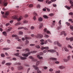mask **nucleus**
I'll return each instance as SVG.
<instances>
[{
    "label": "nucleus",
    "mask_w": 73,
    "mask_h": 73,
    "mask_svg": "<svg viewBox=\"0 0 73 73\" xmlns=\"http://www.w3.org/2000/svg\"><path fill=\"white\" fill-rule=\"evenodd\" d=\"M5 63V60H4V61H3L2 62V64L3 65H4V64Z\"/></svg>",
    "instance_id": "49"
},
{
    "label": "nucleus",
    "mask_w": 73,
    "mask_h": 73,
    "mask_svg": "<svg viewBox=\"0 0 73 73\" xmlns=\"http://www.w3.org/2000/svg\"><path fill=\"white\" fill-rule=\"evenodd\" d=\"M68 48H71V49L73 48V47H72V46H71L69 44L68 45Z\"/></svg>",
    "instance_id": "35"
},
{
    "label": "nucleus",
    "mask_w": 73,
    "mask_h": 73,
    "mask_svg": "<svg viewBox=\"0 0 73 73\" xmlns=\"http://www.w3.org/2000/svg\"><path fill=\"white\" fill-rule=\"evenodd\" d=\"M12 28L11 27L9 29H8V30L7 31V32H10L11 30H12Z\"/></svg>",
    "instance_id": "28"
},
{
    "label": "nucleus",
    "mask_w": 73,
    "mask_h": 73,
    "mask_svg": "<svg viewBox=\"0 0 73 73\" xmlns=\"http://www.w3.org/2000/svg\"><path fill=\"white\" fill-rule=\"evenodd\" d=\"M54 14L53 13H50L49 14L50 16H54Z\"/></svg>",
    "instance_id": "41"
},
{
    "label": "nucleus",
    "mask_w": 73,
    "mask_h": 73,
    "mask_svg": "<svg viewBox=\"0 0 73 73\" xmlns=\"http://www.w3.org/2000/svg\"><path fill=\"white\" fill-rule=\"evenodd\" d=\"M53 69H52V68H50L49 70V71L50 72H52V71H53Z\"/></svg>",
    "instance_id": "58"
},
{
    "label": "nucleus",
    "mask_w": 73,
    "mask_h": 73,
    "mask_svg": "<svg viewBox=\"0 0 73 73\" xmlns=\"http://www.w3.org/2000/svg\"><path fill=\"white\" fill-rule=\"evenodd\" d=\"M20 53H19L18 52L17 53H16V54H14V55H15V56H19V55Z\"/></svg>",
    "instance_id": "42"
},
{
    "label": "nucleus",
    "mask_w": 73,
    "mask_h": 73,
    "mask_svg": "<svg viewBox=\"0 0 73 73\" xmlns=\"http://www.w3.org/2000/svg\"><path fill=\"white\" fill-rule=\"evenodd\" d=\"M44 18V19H48V17L47 15H44L43 16Z\"/></svg>",
    "instance_id": "27"
},
{
    "label": "nucleus",
    "mask_w": 73,
    "mask_h": 73,
    "mask_svg": "<svg viewBox=\"0 0 73 73\" xmlns=\"http://www.w3.org/2000/svg\"><path fill=\"white\" fill-rule=\"evenodd\" d=\"M70 55H69L67 56V59H63V60L65 62H68V61H70Z\"/></svg>",
    "instance_id": "5"
},
{
    "label": "nucleus",
    "mask_w": 73,
    "mask_h": 73,
    "mask_svg": "<svg viewBox=\"0 0 73 73\" xmlns=\"http://www.w3.org/2000/svg\"><path fill=\"white\" fill-rule=\"evenodd\" d=\"M28 23V21H25L23 22L24 24H26V23Z\"/></svg>",
    "instance_id": "55"
},
{
    "label": "nucleus",
    "mask_w": 73,
    "mask_h": 73,
    "mask_svg": "<svg viewBox=\"0 0 73 73\" xmlns=\"http://www.w3.org/2000/svg\"><path fill=\"white\" fill-rule=\"evenodd\" d=\"M42 35L41 34H38L37 36L35 35V37L36 38H42Z\"/></svg>",
    "instance_id": "6"
},
{
    "label": "nucleus",
    "mask_w": 73,
    "mask_h": 73,
    "mask_svg": "<svg viewBox=\"0 0 73 73\" xmlns=\"http://www.w3.org/2000/svg\"><path fill=\"white\" fill-rule=\"evenodd\" d=\"M42 18L41 17L39 18L38 19V20L39 21H42Z\"/></svg>",
    "instance_id": "20"
},
{
    "label": "nucleus",
    "mask_w": 73,
    "mask_h": 73,
    "mask_svg": "<svg viewBox=\"0 0 73 73\" xmlns=\"http://www.w3.org/2000/svg\"><path fill=\"white\" fill-rule=\"evenodd\" d=\"M19 35H23V32L21 31H19Z\"/></svg>",
    "instance_id": "50"
},
{
    "label": "nucleus",
    "mask_w": 73,
    "mask_h": 73,
    "mask_svg": "<svg viewBox=\"0 0 73 73\" xmlns=\"http://www.w3.org/2000/svg\"><path fill=\"white\" fill-rule=\"evenodd\" d=\"M59 69H64L65 68V67L62 66H61L59 67Z\"/></svg>",
    "instance_id": "17"
},
{
    "label": "nucleus",
    "mask_w": 73,
    "mask_h": 73,
    "mask_svg": "<svg viewBox=\"0 0 73 73\" xmlns=\"http://www.w3.org/2000/svg\"><path fill=\"white\" fill-rule=\"evenodd\" d=\"M49 0H46V3H48V4H50L52 3V2L49 1Z\"/></svg>",
    "instance_id": "14"
},
{
    "label": "nucleus",
    "mask_w": 73,
    "mask_h": 73,
    "mask_svg": "<svg viewBox=\"0 0 73 73\" xmlns=\"http://www.w3.org/2000/svg\"><path fill=\"white\" fill-rule=\"evenodd\" d=\"M1 55L2 57H5V54L3 53L1 54Z\"/></svg>",
    "instance_id": "33"
},
{
    "label": "nucleus",
    "mask_w": 73,
    "mask_h": 73,
    "mask_svg": "<svg viewBox=\"0 0 73 73\" xmlns=\"http://www.w3.org/2000/svg\"><path fill=\"white\" fill-rule=\"evenodd\" d=\"M47 31V29H46V28H44V33L45 32H46Z\"/></svg>",
    "instance_id": "39"
},
{
    "label": "nucleus",
    "mask_w": 73,
    "mask_h": 73,
    "mask_svg": "<svg viewBox=\"0 0 73 73\" xmlns=\"http://www.w3.org/2000/svg\"><path fill=\"white\" fill-rule=\"evenodd\" d=\"M12 59L14 61H16L17 60V59L15 58H13Z\"/></svg>",
    "instance_id": "61"
},
{
    "label": "nucleus",
    "mask_w": 73,
    "mask_h": 73,
    "mask_svg": "<svg viewBox=\"0 0 73 73\" xmlns=\"http://www.w3.org/2000/svg\"><path fill=\"white\" fill-rule=\"evenodd\" d=\"M69 15H73V13L72 12H70L69 13Z\"/></svg>",
    "instance_id": "62"
},
{
    "label": "nucleus",
    "mask_w": 73,
    "mask_h": 73,
    "mask_svg": "<svg viewBox=\"0 0 73 73\" xmlns=\"http://www.w3.org/2000/svg\"><path fill=\"white\" fill-rule=\"evenodd\" d=\"M30 45L31 46H35V44H31Z\"/></svg>",
    "instance_id": "54"
},
{
    "label": "nucleus",
    "mask_w": 73,
    "mask_h": 73,
    "mask_svg": "<svg viewBox=\"0 0 73 73\" xmlns=\"http://www.w3.org/2000/svg\"><path fill=\"white\" fill-rule=\"evenodd\" d=\"M66 23L67 24V25H68V26H69V25H70V29H73V26L72 25H70V23L68 22H66Z\"/></svg>",
    "instance_id": "10"
},
{
    "label": "nucleus",
    "mask_w": 73,
    "mask_h": 73,
    "mask_svg": "<svg viewBox=\"0 0 73 73\" xmlns=\"http://www.w3.org/2000/svg\"><path fill=\"white\" fill-rule=\"evenodd\" d=\"M44 37H45V38H48L49 37V36L48 35H45L44 36Z\"/></svg>",
    "instance_id": "36"
},
{
    "label": "nucleus",
    "mask_w": 73,
    "mask_h": 73,
    "mask_svg": "<svg viewBox=\"0 0 73 73\" xmlns=\"http://www.w3.org/2000/svg\"><path fill=\"white\" fill-rule=\"evenodd\" d=\"M70 3L71 5L70 6L71 8H73V2L72 1V0H70Z\"/></svg>",
    "instance_id": "11"
},
{
    "label": "nucleus",
    "mask_w": 73,
    "mask_h": 73,
    "mask_svg": "<svg viewBox=\"0 0 73 73\" xmlns=\"http://www.w3.org/2000/svg\"><path fill=\"white\" fill-rule=\"evenodd\" d=\"M5 65H7L8 66H9V65H11V63H7L5 64Z\"/></svg>",
    "instance_id": "23"
},
{
    "label": "nucleus",
    "mask_w": 73,
    "mask_h": 73,
    "mask_svg": "<svg viewBox=\"0 0 73 73\" xmlns=\"http://www.w3.org/2000/svg\"><path fill=\"white\" fill-rule=\"evenodd\" d=\"M40 41L42 42L40 43L41 45H44V43L43 42L44 41V39H41L40 40Z\"/></svg>",
    "instance_id": "15"
},
{
    "label": "nucleus",
    "mask_w": 73,
    "mask_h": 73,
    "mask_svg": "<svg viewBox=\"0 0 73 73\" xmlns=\"http://www.w3.org/2000/svg\"><path fill=\"white\" fill-rule=\"evenodd\" d=\"M47 40L48 41V42H52V41H51V40H50L49 39H48Z\"/></svg>",
    "instance_id": "53"
},
{
    "label": "nucleus",
    "mask_w": 73,
    "mask_h": 73,
    "mask_svg": "<svg viewBox=\"0 0 73 73\" xmlns=\"http://www.w3.org/2000/svg\"><path fill=\"white\" fill-rule=\"evenodd\" d=\"M29 58H30V59H32V60H33V59H34V58L32 56H29Z\"/></svg>",
    "instance_id": "45"
},
{
    "label": "nucleus",
    "mask_w": 73,
    "mask_h": 73,
    "mask_svg": "<svg viewBox=\"0 0 73 73\" xmlns=\"http://www.w3.org/2000/svg\"><path fill=\"white\" fill-rule=\"evenodd\" d=\"M33 67L35 69V70H38L37 71V72L38 73H41V71L38 70V67L35 65L33 66Z\"/></svg>",
    "instance_id": "4"
},
{
    "label": "nucleus",
    "mask_w": 73,
    "mask_h": 73,
    "mask_svg": "<svg viewBox=\"0 0 73 73\" xmlns=\"http://www.w3.org/2000/svg\"><path fill=\"white\" fill-rule=\"evenodd\" d=\"M33 19L34 20H36V18L35 16H34V17H33Z\"/></svg>",
    "instance_id": "52"
},
{
    "label": "nucleus",
    "mask_w": 73,
    "mask_h": 73,
    "mask_svg": "<svg viewBox=\"0 0 73 73\" xmlns=\"http://www.w3.org/2000/svg\"><path fill=\"white\" fill-rule=\"evenodd\" d=\"M50 60H57V58H50Z\"/></svg>",
    "instance_id": "26"
},
{
    "label": "nucleus",
    "mask_w": 73,
    "mask_h": 73,
    "mask_svg": "<svg viewBox=\"0 0 73 73\" xmlns=\"http://www.w3.org/2000/svg\"><path fill=\"white\" fill-rule=\"evenodd\" d=\"M25 40H27V39H31L32 38V37H30V36H27V35H26L25 36Z\"/></svg>",
    "instance_id": "12"
},
{
    "label": "nucleus",
    "mask_w": 73,
    "mask_h": 73,
    "mask_svg": "<svg viewBox=\"0 0 73 73\" xmlns=\"http://www.w3.org/2000/svg\"><path fill=\"white\" fill-rule=\"evenodd\" d=\"M64 33H65V31H62L61 32V35H64Z\"/></svg>",
    "instance_id": "56"
},
{
    "label": "nucleus",
    "mask_w": 73,
    "mask_h": 73,
    "mask_svg": "<svg viewBox=\"0 0 73 73\" xmlns=\"http://www.w3.org/2000/svg\"><path fill=\"white\" fill-rule=\"evenodd\" d=\"M30 29H31V30H33V29H35V27H34L33 26H32L31 27Z\"/></svg>",
    "instance_id": "37"
},
{
    "label": "nucleus",
    "mask_w": 73,
    "mask_h": 73,
    "mask_svg": "<svg viewBox=\"0 0 73 73\" xmlns=\"http://www.w3.org/2000/svg\"><path fill=\"white\" fill-rule=\"evenodd\" d=\"M33 5L32 4H30L29 5V8H32V7H33Z\"/></svg>",
    "instance_id": "31"
},
{
    "label": "nucleus",
    "mask_w": 73,
    "mask_h": 73,
    "mask_svg": "<svg viewBox=\"0 0 73 73\" xmlns=\"http://www.w3.org/2000/svg\"><path fill=\"white\" fill-rule=\"evenodd\" d=\"M64 36H66V33L65 32H64Z\"/></svg>",
    "instance_id": "64"
},
{
    "label": "nucleus",
    "mask_w": 73,
    "mask_h": 73,
    "mask_svg": "<svg viewBox=\"0 0 73 73\" xmlns=\"http://www.w3.org/2000/svg\"><path fill=\"white\" fill-rule=\"evenodd\" d=\"M19 58L22 60H25L27 58H25V57H23L21 56H20Z\"/></svg>",
    "instance_id": "18"
},
{
    "label": "nucleus",
    "mask_w": 73,
    "mask_h": 73,
    "mask_svg": "<svg viewBox=\"0 0 73 73\" xmlns=\"http://www.w3.org/2000/svg\"><path fill=\"white\" fill-rule=\"evenodd\" d=\"M58 42L57 41H56L54 42V45H56V44H58Z\"/></svg>",
    "instance_id": "32"
},
{
    "label": "nucleus",
    "mask_w": 73,
    "mask_h": 73,
    "mask_svg": "<svg viewBox=\"0 0 73 73\" xmlns=\"http://www.w3.org/2000/svg\"><path fill=\"white\" fill-rule=\"evenodd\" d=\"M54 49L55 50L58 49V48H57V47L56 46H54Z\"/></svg>",
    "instance_id": "63"
},
{
    "label": "nucleus",
    "mask_w": 73,
    "mask_h": 73,
    "mask_svg": "<svg viewBox=\"0 0 73 73\" xmlns=\"http://www.w3.org/2000/svg\"><path fill=\"white\" fill-rule=\"evenodd\" d=\"M64 50L65 51H66V52H69V50L68 49H67V48L66 47L65 48V49Z\"/></svg>",
    "instance_id": "43"
},
{
    "label": "nucleus",
    "mask_w": 73,
    "mask_h": 73,
    "mask_svg": "<svg viewBox=\"0 0 73 73\" xmlns=\"http://www.w3.org/2000/svg\"><path fill=\"white\" fill-rule=\"evenodd\" d=\"M66 40H70L71 41H73V37H71V38H68L67 37L66 38Z\"/></svg>",
    "instance_id": "9"
},
{
    "label": "nucleus",
    "mask_w": 73,
    "mask_h": 73,
    "mask_svg": "<svg viewBox=\"0 0 73 73\" xmlns=\"http://www.w3.org/2000/svg\"><path fill=\"white\" fill-rule=\"evenodd\" d=\"M18 70H21V69H23V68L22 66H20L18 67Z\"/></svg>",
    "instance_id": "22"
},
{
    "label": "nucleus",
    "mask_w": 73,
    "mask_h": 73,
    "mask_svg": "<svg viewBox=\"0 0 73 73\" xmlns=\"http://www.w3.org/2000/svg\"><path fill=\"white\" fill-rule=\"evenodd\" d=\"M12 18L14 20H17L18 21H20L23 19V17L21 16L18 19V18H17V15H15L13 16Z\"/></svg>",
    "instance_id": "1"
},
{
    "label": "nucleus",
    "mask_w": 73,
    "mask_h": 73,
    "mask_svg": "<svg viewBox=\"0 0 73 73\" xmlns=\"http://www.w3.org/2000/svg\"><path fill=\"white\" fill-rule=\"evenodd\" d=\"M61 20H60L58 22V24H59L60 25L61 24Z\"/></svg>",
    "instance_id": "59"
},
{
    "label": "nucleus",
    "mask_w": 73,
    "mask_h": 73,
    "mask_svg": "<svg viewBox=\"0 0 73 73\" xmlns=\"http://www.w3.org/2000/svg\"><path fill=\"white\" fill-rule=\"evenodd\" d=\"M9 13L8 12H6L5 13V15H4L3 17L4 18H7V16H8Z\"/></svg>",
    "instance_id": "8"
},
{
    "label": "nucleus",
    "mask_w": 73,
    "mask_h": 73,
    "mask_svg": "<svg viewBox=\"0 0 73 73\" xmlns=\"http://www.w3.org/2000/svg\"><path fill=\"white\" fill-rule=\"evenodd\" d=\"M47 33H48L49 34H51L50 31L48 30H47V31L46 32Z\"/></svg>",
    "instance_id": "44"
},
{
    "label": "nucleus",
    "mask_w": 73,
    "mask_h": 73,
    "mask_svg": "<svg viewBox=\"0 0 73 73\" xmlns=\"http://www.w3.org/2000/svg\"><path fill=\"white\" fill-rule=\"evenodd\" d=\"M60 70L56 71L55 72L56 73H60Z\"/></svg>",
    "instance_id": "47"
},
{
    "label": "nucleus",
    "mask_w": 73,
    "mask_h": 73,
    "mask_svg": "<svg viewBox=\"0 0 73 73\" xmlns=\"http://www.w3.org/2000/svg\"><path fill=\"white\" fill-rule=\"evenodd\" d=\"M7 4H8V3L7 2V0H4L3 3V5L5 7H7Z\"/></svg>",
    "instance_id": "7"
},
{
    "label": "nucleus",
    "mask_w": 73,
    "mask_h": 73,
    "mask_svg": "<svg viewBox=\"0 0 73 73\" xmlns=\"http://www.w3.org/2000/svg\"><path fill=\"white\" fill-rule=\"evenodd\" d=\"M2 33L3 35H4V36H7V33L5 32H4Z\"/></svg>",
    "instance_id": "34"
},
{
    "label": "nucleus",
    "mask_w": 73,
    "mask_h": 73,
    "mask_svg": "<svg viewBox=\"0 0 73 73\" xmlns=\"http://www.w3.org/2000/svg\"><path fill=\"white\" fill-rule=\"evenodd\" d=\"M39 54L40 56H41V55H42V54H43V53L42 52H40L39 53Z\"/></svg>",
    "instance_id": "60"
},
{
    "label": "nucleus",
    "mask_w": 73,
    "mask_h": 73,
    "mask_svg": "<svg viewBox=\"0 0 73 73\" xmlns=\"http://www.w3.org/2000/svg\"><path fill=\"white\" fill-rule=\"evenodd\" d=\"M12 37H17V35H12Z\"/></svg>",
    "instance_id": "38"
},
{
    "label": "nucleus",
    "mask_w": 73,
    "mask_h": 73,
    "mask_svg": "<svg viewBox=\"0 0 73 73\" xmlns=\"http://www.w3.org/2000/svg\"><path fill=\"white\" fill-rule=\"evenodd\" d=\"M24 28V27H19L18 29H23Z\"/></svg>",
    "instance_id": "46"
},
{
    "label": "nucleus",
    "mask_w": 73,
    "mask_h": 73,
    "mask_svg": "<svg viewBox=\"0 0 73 73\" xmlns=\"http://www.w3.org/2000/svg\"><path fill=\"white\" fill-rule=\"evenodd\" d=\"M36 46L37 48H38V49H39V48H40V46L38 45H36Z\"/></svg>",
    "instance_id": "51"
},
{
    "label": "nucleus",
    "mask_w": 73,
    "mask_h": 73,
    "mask_svg": "<svg viewBox=\"0 0 73 73\" xmlns=\"http://www.w3.org/2000/svg\"><path fill=\"white\" fill-rule=\"evenodd\" d=\"M57 45L58 46H59L60 47H61L62 46V44H61L60 43L58 42V43Z\"/></svg>",
    "instance_id": "24"
},
{
    "label": "nucleus",
    "mask_w": 73,
    "mask_h": 73,
    "mask_svg": "<svg viewBox=\"0 0 73 73\" xmlns=\"http://www.w3.org/2000/svg\"><path fill=\"white\" fill-rule=\"evenodd\" d=\"M39 64H40V61H38L36 62V66H38Z\"/></svg>",
    "instance_id": "29"
},
{
    "label": "nucleus",
    "mask_w": 73,
    "mask_h": 73,
    "mask_svg": "<svg viewBox=\"0 0 73 73\" xmlns=\"http://www.w3.org/2000/svg\"><path fill=\"white\" fill-rule=\"evenodd\" d=\"M36 52H37V51H33L29 52V53H27V54H22V55L23 56H25L26 57H28V55H29V54H30L31 53H36Z\"/></svg>",
    "instance_id": "2"
},
{
    "label": "nucleus",
    "mask_w": 73,
    "mask_h": 73,
    "mask_svg": "<svg viewBox=\"0 0 73 73\" xmlns=\"http://www.w3.org/2000/svg\"><path fill=\"white\" fill-rule=\"evenodd\" d=\"M49 49V47H44L43 46L41 48V49L42 50H44V49Z\"/></svg>",
    "instance_id": "13"
},
{
    "label": "nucleus",
    "mask_w": 73,
    "mask_h": 73,
    "mask_svg": "<svg viewBox=\"0 0 73 73\" xmlns=\"http://www.w3.org/2000/svg\"><path fill=\"white\" fill-rule=\"evenodd\" d=\"M50 52L51 53H54V52H56V50H44L43 51L44 53H46V52Z\"/></svg>",
    "instance_id": "3"
},
{
    "label": "nucleus",
    "mask_w": 73,
    "mask_h": 73,
    "mask_svg": "<svg viewBox=\"0 0 73 73\" xmlns=\"http://www.w3.org/2000/svg\"><path fill=\"white\" fill-rule=\"evenodd\" d=\"M10 49V48H3V50H8V49Z\"/></svg>",
    "instance_id": "25"
},
{
    "label": "nucleus",
    "mask_w": 73,
    "mask_h": 73,
    "mask_svg": "<svg viewBox=\"0 0 73 73\" xmlns=\"http://www.w3.org/2000/svg\"><path fill=\"white\" fill-rule=\"evenodd\" d=\"M29 44V41L27 40L26 41V44Z\"/></svg>",
    "instance_id": "48"
},
{
    "label": "nucleus",
    "mask_w": 73,
    "mask_h": 73,
    "mask_svg": "<svg viewBox=\"0 0 73 73\" xmlns=\"http://www.w3.org/2000/svg\"><path fill=\"white\" fill-rule=\"evenodd\" d=\"M43 26V24L42 23H41L40 24V25L39 26V28L41 29L42 27V26Z\"/></svg>",
    "instance_id": "30"
},
{
    "label": "nucleus",
    "mask_w": 73,
    "mask_h": 73,
    "mask_svg": "<svg viewBox=\"0 0 73 73\" xmlns=\"http://www.w3.org/2000/svg\"><path fill=\"white\" fill-rule=\"evenodd\" d=\"M37 57L38 58V59H42V58H43L42 57L40 56L39 55H37Z\"/></svg>",
    "instance_id": "19"
},
{
    "label": "nucleus",
    "mask_w": 73,
    "mask_h": 73,
    "mask_svg": "<svg viewBox=\"0 0 73 73\" xmlns=\"http://www.w3.org/2000/svg\"><path fill=\"white\" fill-rule=\"evenodd\" d=\"M65 8H67V9H68V10L70 9H71L70 7H68L67 6H65Z\"/></svg>",
    "instance_id": "21"
},
{
    "label": "nucleus",
    "mask_w": 73,
    "mask_h": 73,
    "mask_svg": "<svg viewBox=\"0 0 73 73\" xmlns=\"http://www.w3.org/2000/svg\"><path fill=\"white\" fill-rule=\"evenodd\" d=\"M65 47H64L62 48V51H64L65 49Z\"/></svg>",
    "instance_id": "57"
},
{
    "label": "nucleus",
    "mask_w": 73,
    "mask_h": 73,
    "mask_svg": "<svg viewBox=\"0 0 73 73\" xmlns=\"http://www.w3.org/2000/svg\"><path fill=\"white\" fill-rule=\"evenodd\" d=\"M16 49H22V47H16Z\"/></svg>",
    "instance_id": "40"
},
{
    "label": "nucleus",
    "mask_w": 73,
    "mask_h": 73,
    "mask_svg": "<svg viewBox=\"0 0 73 73\" xmlns=\"http://www.w3.org/2000/svg\"><path fill=\"white\" fill-rule=\"evenodd\" d=\"M23 51H27V52H29V49L28 48H26V49H23Z\"/></svg>",
    "instance_id": "16"
}]
</instances>
